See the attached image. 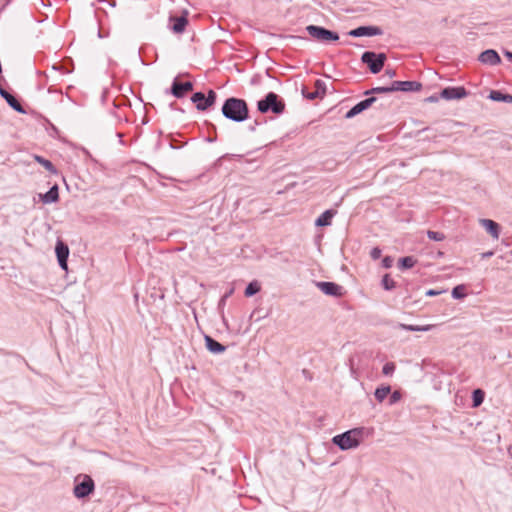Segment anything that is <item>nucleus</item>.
Listing matches in <instances>:
<instances>
[{
    "instance_id": "43",
    "label": "nucleus",
    "mask_w": 512,
    "mask_h": 512,
    "mask_svg": "<svg viewBox=\"0 0 512 512\" xmlns=\"http://www.w3.org/2000/svg\"><path fill=\"white\" fill-rule=\"evenodd\" d=\"M257 125H259V122L256 120V121H255V124H253V126H250V127H249V130H250V131H254Z\"/></svg>"
},
{
    "instance_id": "42",
    "label": "nucleus",
    "mask_w": 512,
    "mask_h": 512,
    "mask_svg": "<svg viewBox=\"0 0 512 512\" xmlns=\"http://www.w3.org/2000/svg\"><path fill=\"white\" fill-rule=\"evenodd\" d=\"M437 100H438V97L435 96V95H432V96L427 98L428 102H436Z\"/></svg>"
},
{
    "instance_id": "2",
    "label": "nucleus",
    "mask_w": 512,
    "mask_h": 512,
    "mask_svg": "<svg viewBox=\"0 0 512 512\" xmlns=\"http://www.w3.org/2000/svg\"><path fill=\"white\" fill-rule=\"evenodd\" d=\"M364 434V428H354L334 436L332 442L338 448H356L363 443L362 438Z\"/></svg>"
},
{
    "instance_id": "16",
    "label": "nucleus",
    "mask_w": 512,
    "mask_h": 512,
    "mask_svg": "<svg viewBox=\"0 0 512 512\" xmlns=\"http://www.w3.org/2000/svg\"><path fill=\"white\" fill-rule=\"evenodd\" d=\"M326 94V83L320 79L315 81V89L313 92H307L305 89H302V95L309 100H314L316 98H322Z\"/></svg>"
},
{
    "instance_id": "17",
    "label": "nucleus",
    "mask_w": 512,
    "mask_h": 512,
    "mask_svg": "<svg viewBox=\"0 0 512 512\" xmlns=\"http://www.w3.org/2000/svg\"><path fill=\"white\" fill-rule=\"evenodd\" d=\"M0 96L4 98L7 102V104L21 114H26V110L23 108V106L20 104L18 99L13 96L11 93H9L6 89L0 87Z\"/></svg>"
},
{
    "instance_id": "37",
    "label": "nucleus",
    "mask_w": 512,
    "mask_h": 512,
    "mask_svg": "<svg viewBox=\"0 0 512 512\" xmlns=\"http://www.w3.org/2000/svg\"><path fill=\"white\" fill-rule=\"evenodd\" d=\"M394 259L391 256H385L382 259V266L384 268H390L393 265Z\"/></svg>"
},
{
    "instance_id": "28",
    "label": "nucleus",
    "mask_w": 512,
    "mask_h": 512,
    "mask_svg": "<svg viewBox=\"0 0 512 512\" xmlns=\"http://www.w3.org/2000/svg\"><path fill=\"white\" fill-rule=\"evenodd\" d=\"M261 287L258 281H251L245 288L244 295L246 297H252L260 291Z\"/></svg>"
},
{
    "instance_id": "9",
    "label": "nucleus",
    "mask_w": 512,
    "mask_h": 512,
    "mask_svg": "<svg viewBox=\"0 0 512 512\" xmlns=\"http://www.w3.org/2000/svg\"><path fill=\"white\" fill-rule=\"evenodd\" d=\"M193 90V83L190 81L180 82L174 78L169 92L176 98H183L188 92Z\"/></svg>"
},
{
    "instance_id": "44",
    "label": "nucleus",
    "mask_w": 512,
    "mask_h": 512,
    "mask_svg": "<svg viewBox=\"0 0 512 512\" xmlns=\"http://www.w3.org/2000/svg\"><path fill=\"white\" fill-rule=\"evenodd\" d=\"M118 138L122 139L123 135L121 133H117ZM122 142V140H120Z\"/></svg>"
},
{
    "instance_id": "33",
    "label": "nucleus",
    "mask_w": 512,
    "mask_h": 512,
    "mask_svg": "<svg viewBox=\"0 0 512 512\" xmlns=\"http://www.w3.org/2000/svg\"><path fill=\"white\" fill-rule=\"evenodd\" d=\"M390 86H383V87H374L370 90H367L364 92L365 95L370 94H381V93H390Z\"/></svg>"
},
{
    "instance_id": "12",
    "label": "nucleus",
    "mask_w": 512,
    "mask_h": 512,
    "mask_svg": "<svg viewBox=\"0 0 512 512\" xmlns=\"http://www.w3.org/2000/svg\"><path fill=\"white\" fill-rule=\"evenodd\" d=\"M316 286L328 296L341 297L343 295V287L335 282L320 281L316 282Z\"/></svg>"
},
{
    "instance_id": "35",
    "label": "nucleus",
    "mask_w": 512,
    "mask_h": 512,
    "mask_svg": "<svg viewBox=\"0 0 512 512\" xmlns=\"http://www.w3.org/2000/svg\"><path fill=\"white\" fill-rule=\"evenodd\" d=\"M402 395L399 391H394L391 393L390 395V398H389V404L390 405H393L395 403H397L400 399H401Z\"/></svg>"
},
{
    "instance_id": "8",
    "label": "nucleus",
    "mask_w": 512,
    "mask_h": 512,
    "mask_svg": "<svg viewBox=\"0 0 512 512\" xmlns=\"http://www.w3.org/2000/svg\"><path fill=\"white\" fill-rule=\"evenodd\" d=\"M422 89V84L418 81H393L390 85L391 92H417Z\"/></svg>"
},
{
    "instance_id": "24",
    "label": "nucleus",
    "mask_w": 512,
    "mask_h": 512,
    "mask_svg": "<svg viewBox=\"0 0 512 512\" xmlns=\"http://www.w3.org/2000/svg\"><path fill=\"white\" fill-rule=\"evenodd\" d=\"M170 19L174 22L172 29L175 33H182L188 24L186 16L171 17Z\"/></svg>"
},
{
    "instance_id": "26",
    "label": "nucleus",
    "mask_w": 512,
    "mask_h": 512,
    "mask_svg": "<svg viewBox=\"0 0 512 512\" xmlns=\"http://www.w3.org/2000/svg\"><path fill=\"white\" fill-rule=\"evenodd\" d=\"M391 393V386L390 385H382L380 387H377L374 396L378 402H383L384 399Z\"/></svg>"
},
{
    "instance_id": "3",
    "label": "nucleus",
    "mask_w": 512,
    "mask_h": 512,
    "mask_svg": "<svg viewBox=\"0 0 512 512\" xmlns=\"http://www.w3.org/2000/svg\"><path fill=\"white\" fill-rule=\"evenodd\" d=\"M257 109L261 113L272 112L274 114H282L285 110V103L274 92H269L265 97L257 102Z\"/></svg>"
},
{
    "instance_id": "4",
    "label": "nucleus",
    "mask_w": 512,
    "mask_h": 512,
    "mask_svg": "<svg viewBox=\"0 0 512 512\" xmlns=\"http://www.w3.org/2000/svg\"><path fill=\"white\" fill-rule=\"evenodd\" d=\"M95 489L94 480L86 474H79L75 477V486L73 494L78 499L88 497Z\"/></svg>"
},
{
    "instance_id": "23",
    "label": "nucleus",
    "mask_w": 512,
    "mask_h": 512,
    "mask_svg": "<svg viewBox=\"0 0 512 512\" xmlns=\"http://www.w3.org/2000/svg\"><path fill=\"white\" fill-rule=\"evenodd\" d=\"M488 98L497 102L512 103V95L499 90H492Z\"/></svg>"
},
{
    "instance_id": "39",
    "label": "nucleus",
    "mask_w": 512,
    "mask_h": 512,
    "mask_svg": "<svg viewBox=\"0 0 512 512\" xmlns=\"http://www.w3.org/2000/svg\"><path fill=\"white\" fill-rule=\"evenodd\" d=\"M503 54L509 61L512 62V51L505 49L503 50Z\"/></svg>"
},
{
    "instance_id": "19",
    "label": "nucleus",
    "mask_w": 512,
    "mask_h": 512,
    "mask_svg": "<svg viewBox=\"0 0 512 512\" xmlns=\"http://www.w3.org/2000/svg\"><path fill=\"white\" fill-rule=\"evenodd\" d=\"M40 200L44 204L55 203L59 200V187L54 184L46 193L39 194Z\"/></svg>"
},
{
    "instance_id": "41",
    "label": "nucleus",
    "mask_w": 512,
    "mask_h": 512,
    "mask_svg": "<svg viewBox=\"0 0 512 512\" xmlns=\"http://www.w3.org/2000/svg\"><path fill=\"white\" fill-rule=\"evenodd\" d=\"M386 74H387L390 78H392V77H394V76L396 75V72H395V70L387 69V70H386Z\"/></svg>"
},
{
    "instance_id": "18",
    "label": "nucleus",
    "mask_w": 512,
    "mask_h": 512,
    "mask_svg": "<svg viewBox=\"0 0 512 512\" xmlns=\"http://www.w3.org/2000/svg\"><path fill=\"white\" fill-rule=\"evenodd\" d=\"M480 225L485 228L487 233H489L492 238L498 239L500 236V225L491 219H480Z\"/></svg>"
},
{
    "instance_id": "5",
    "label": "nucleus",
    "mask_w": 512,
    "mask_h": 512,
    "mask_svg": "<svg viewBox=\"0 0 512 512\" xmlns=\"http://www.w3.org/2000/svg\"><path fill=\"white\" fill-rule=\"evenodd\" d=\"M305 29L312 38L321 43H330L339 40V34L337 32L322 26L308 25Z\"/></svg>"
},
{
    "instance_id": "34",
    "label": "nucleus",
    "mask_w": 512,
    "mask_h": 512,
    "mask_svg": "<svg viewBox=\"0 0 512 512\" xmlns=\"http://www.w3.org/2000/svg\"><path fill=\"white\" fill-rule=\"evenodd\" d=\"M395 368L396 367L393 362H387L382 368V373L386 376H390L395 371Z\"/></svg>"
},
{
    "instance_id": "14",
    "label": "nucleus",
    "mask_w": 512,
    "mask_h": 512,
    "mask_svg": "<svg viewBox=\"0 0 512 512\" xmlns=\"http://www.w3.org/2000/svg\"><path fill=\"white\" fill-rule=\"evenodd\" d=\"M55 252H56L59 266L63 270H67L68 269L67 261H68V257H69L68 246L64 242L58 241L56 244V247H55Z\"/></svg>"
},
{
    "instance_id": "31",
    "label": "nucleus",
    "mask_w": 512,
    "mask_h": 512,
    "mask_svg": "<svg viewBox=\"0 0 512 512\" xmlns=\"http://www.w3.org/2000/svg\"><path fill=\"white\" fill-rule=\"evenodd\" d=\"M451 295L454 299H462L466 296L464 285H457L452 289Z\"/></svg>"
},
{
    "instance_id": "21",
    "label": "nucleus",
    "mask_w": 512,
    "mask_h": 512,
    "mask_svg": "<svg viewBox=\"0 0 512 512\" xmlns=\"http://www.w3.org/2000/svg\"><path fill=\"white\" fill-rule=\"evenodd\" d=\"M337 211L334 209H328L324 211L316 220L315 226L317 227H325L330 226L332 223L333 217L336 215Z\"/></svg>"
},
{
    "instance_id": "13",
    "label": "nucleus",
    "mask_w": 512,
    "mask_h": 512,
    "mask_svg": "<svg viewBox=\"0 0 512 512\" xmlns=\"http://www.w3.org/2000/svg\"><path fill=\"white\" fill-rule=\"evenodd\" d=\"M440 95L445 100H456L466 97L468 92L463 86H450L442 89Z\"/></svg>"
},
{
    "instance_id": "6",
    "label": "nucleus",
    "mask_w": 512,
    "mask_h": 512,
    "mask_svg": "<svg viewBox=\"0 0 512 512\" xmlns=\"http://www.w3.org/2000/svg\"><path fill=\"white\" fill-rule=\"evenodd\" d=\"M386 59L385 53L373 51H365L361 56V61L368 66L372 74H377L383 69Z\"/></svg>"
},
{
    "instance_id": "20",
    "label": "nucleus",
    "mask_w": 512,
    "mask_h": 512,
    "mask_svg": "<svg viewBox=\"0 0 512 512\" xmlns=\"http://www.w3.org/2000/svg\"><path fill=\"white\" fill-rule=\"evenodd\" d=\"M204 340H205V346H206L207 350L213 354H221L226 350V347L223 344L216 341L214 338H212L209 335H205Z\"/></svg>"
},
{
    "instance_id": "38",
    "label": "nucleus",
    "mask_w": 512,
    "mask_h": 512,
    "mask_svg": "<svg viewBox=\"0 0 512 512\" xmlns=\"http://www.w3.org/2000/svg\"><path fill=\"white\" fill-rule=\"evenodd\" d=\"M438 294H440V291H436V290H434V289H429V290H427V291H426V293H425V295H426V296H429V297L436 296V295H438Z\"/></svg>"
},
{
    "instance_id": "25",
    "label": "nucleus",
    "mask_w": 512,
    "mask_h": 512,
    "mask_svg": "<svg viewBox=\"0 0 512 512\" xmlns=\"http://www.w3.org/2000/svg\"><path fill=\"white\" fill-rule=\"evenodd\" d=\"M34 160L37 163H39L40 165H42L51 174H53V175L58 174L57 168L54 166V164L50 160H48L40 155H34Z\"/></svg>"
},
{
    "instance_id": "40",
    "label": "nucleus",
    "mask_w": 512,
    "mask_h": 512,
    "mask_svg": "<svg viewBox=\"0 0 512 512\" xmlns=\"http://www.w3.org/2000/svg\"><path fill=\"white\" fill-rule=\"evenodd\" d=\"M493 255H494V252L490 250V251L483 252V253L481 254V257H482L483 259H486V258H490V257H492Z\"/></svg>"
},
{
    "instance_id": "22",
    "label": "nucleus",
    "mask_w": 512,
    "mask_h": 512,
    "mask_svg": "<svg viewBox=\"0 0 512 512\" xmlns=\"http://www.w3.org/2000/svg\"><path fill=\"white\" fill-rule=\"evenodd\" d=\"M434 325H409L404 323H398L397 328L406 330V331H412V332H428L432 330Z\"/></svg>"
},
{
    "instance_id": "10",
    "label": "nucleus",
    "mask_w": 512,
    "mask_h": 512,
    "mask_svg": "<svg viewBox=\"0 0 512 512\" xmlns=\"http://www.w3.org/2000/svg\"><path fill=\"white\" fill-rule=\"evenodd\" d=\"M383 31L378 26H359L355 29H352L348 32V35L351 37H372L382 35Z\"/></svg>"
},
{
    "instance_id": "15",
    "label": "nucleus",
    "mask_w": 512,
    "mask_h": 512,
    "mask_svg": "<svg viewBox=\"0 0 512 512\" xmlns=\"http://www.w3.org/2000/svg\"><path fill=\"white\" fill-rule=\"evenodd\" d=\"M478 60L486 65L496 66L501 63V58L498 52L494 49H487L480 53Z\"/></svg>"
},
{
    "instance_id": "29",
    "label": "nucleus",
    "mask_w": 512,
    "mask_h": 512,
    "mask_svg": "<svg viewBox=\"0 0 512 512\" xmlns=\"http://www.w3.org/2000/svg\"><path fill=\"white\" fill-rule=\"evenodd\" d=\"M485 393L482 389H475L472 392L473 407L480 406L484 401Z\"/></svg>"
},
{
    "instance_id": "1",
    "label": "nucleus",
    "mask_w": 512,
    "mask_h": 512,
    "mask_svg": "<svg viewBox=\"0 0 512 512\" xmlns=\"http://www.w3.org/2000/svg\"><path fill=\"white\" fill-rule=\"evenodd\" d=\"M221 113L226 119L241 123L249 118V107L244 99L229 97L224 101Z\"/></svg>"
},
{
    "instance_id": "36",
    "label": "nucleus",
    "mask_w": 512,
    "mask_h": 512,
    "mask_svg": "<svg viewBox=\"0 0 512 512\" xmlns=\"http://www.w3.org/2000/svg\"><path fill=\"white\" fill-rule=\"evenodd\" d=\"M381 253H382V251L379 247H374L370 251V256L373 260H377L381 257Z\"/></svg>"
},
{
    "instance_id": "7",
    "label": "nucleus",
    "mask_w": 512,
    "mask_h": 512,
    "mask_svg": "<svg viewBox=\"0 0 512 512\" xmlns=\"http://www.w3.org/2000/svg\"><path fill=\"white\" fill-rule=\"evenodd\" d=\"M217 94L214 90L210 89L205 95L203 92H195L191 96V101L195 104L196 109L199 111H205L216 102Z\"/></svg>"
},
{
    "instance_id": "11",
    "label": "nucleus",
    "mask_w": 512,
    "mask_h": 512,
    "mask_svg": "<svg viewBox=\"0 0 512 512\" xmlns=\"http://www.w3.org/2000/svg\"><path fill=\"white\" fill-rule=\"evenodd\" d=\"M377 98L374 96L368 97L360 102H358L356 105H354L350 110L347 111L345 114L346 119H351L355 117L356 115L362 113L363 111L367 110L369 107H371L375 102Z\"/></svg>"
},
{
    "instance_id": "45",
    "label": "nucleus",
    "mask_w": 512,
    "mask_h": 512,
    "mask_svg": "<svg viewBox=\"0 0 512 512\" xmlns=\"http://www.w3.org/2000/svg\"><path fill=\"white\" fill-rule=\"evenodd\" d=\"M507 452L512 457L511 450H507Z\"/></svg>"
},
{
    "instance_id": "32",
    "label": "nucleus",
    "mask_w": 512,
    "mask_h": 512,
    "mask_svg": "<svg viewBox=\"0 0 512 512\" xmlns=\"http://www.w3.org/2000/svg\"><path fill=\"white\" fill-rule=\"evenodd\" d=\"M427 237L430 240L437 241V242L443 241L445 239L444 233L438 232V231H433V230L427 231Z\"/></svg>"
},
{
    "instance_id": "30",
    "label": "nucleus",
    "mask_w": 512,
    "mask_h": 512,
    "mask_svg": "<svg viewBox=\"0 0 512 512\" xmlns=\"http://www.w3.org/2000/svg\"><path fill=\"white\" fill-rule=\"evenodd\" d=\"M381 285L387 291H391L396 287L395 281L390 277L389 274H385L382 277Z\"/></svg>"
},
{
    "instance_id": "27",
    "label": "nucleus",
    "mask_w": 512,
    "mask_h": 512,
    "mask_svg": "<svg viewBox=\"0 0 512 512\" xmlns=\"http://www.w3.org/2000/svg\"><path fill=\"white\" fill-rule=\"evenodd\" d=\"M416 259L412 256H405L399 259L398 267L401 270H406L412 268L416 264Z\"/></svg>"
}]
</instances>
